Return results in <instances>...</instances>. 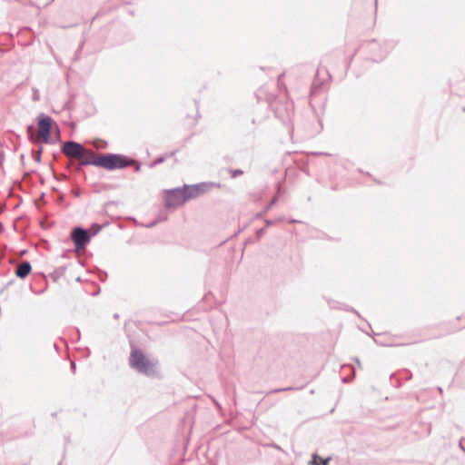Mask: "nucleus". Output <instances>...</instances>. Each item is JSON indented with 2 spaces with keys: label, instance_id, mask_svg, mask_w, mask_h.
Here are the masks:
<instances>
[{
  "label": "nucleus",
  "instance_id": "393cba45",
  "mask_svg": "<svg viewBox=\"0 0 465 465\" xmlns=\"http://www.w3.org/2000/svg\"><path fill=\"white\" fill-rule=\"evenodd\" d=\"M264 213H264V211H263V212H262V213H258V214L256 215V217H257V218H261V217H262V215H263Z\"/></svg>",
  "mask_w": 465,
  "mask_h": 465
},
{
  "label": "nucleus",
  "instance_id": "0eeeda50",
  "mask_svg": "<svg viewBox=\"0 0 465 465\" xmlns=\"http://www.w3.org/2000/svg\"><path fill=\"white\" fill-rule=\"evenodd\" d=\"M83 158H79L80 165H95L101 167V164L97 163L101 159V154L95 153L92 150L85 148V153Z\"/></svg>",
  "mask_w": 465,
  "mask_h": 465
},
{
  "label": "nucleus",
  "instance_id": "423d86ee",
  "mask_svg": "<svg viewBox=\"0 0 465 465\" xmlns=\"http://www.w3.org/2000/svg\"><path fill=\"white\" fill-rule=\"evenodd\" d=\"M91 233L89 231L82 228L75 227L71 232V239L74 243L76 250L84 249L91 240Z\"/></svg>",
  "mask_w": 465,
  "mask_h": 465
},
{
  "label": "nucleus",
  "instance_id": "39448f33",
  "mask_svg": "<svg viewBox=\"0 0 465 465\" xmlns=\"http://www.w3.org/2000/svg\"><path fill=\"white\" fill-rule=\"evenodd\" d=\"M187 201L183 187H177L166 191L165 205L167 208H177Z\"/></svg>",
  "mask_w": 465,
  "mask_h": 465
},
{
  "label": "nucleus",
  "instance_id": "412c9836",
  "mask_svg": "<svg viewBox=\"0 0 465 465\" xmlns=\"http://www.w3.org/2000/svg\"><path fill=\"white\" fill-rule=\"evenodd\" d=\"M264 222H265L266 225H268V226L274 223V221H272V220H269V219H265Z\"/></svg>",
  "mask_w": 465,
  "mask_h": 465
},
{
  "label": "nucleus",
  "instance_id": "f257e3e1",
  "mask_svg": "<svg viewBox=\"0 0 465 465\" xmlns=\"http://www.w3.org/2000/svg\"><path fill=\"white\" fill-rule=\"evenodd\" d=\"M129 365L132 369L146 376L155 374V365L139 349H133L129 358Z\"/></svg>",
  "mask_w": 465,
  "mask_h": 465
},
{
  "label": "nucleus",
  "instance_id": "f3484780",
  "mask_svg": "<svg viewBox=\"0 0 465 465\" xmlns=\"http://www.w3.org/2000/svg\"><path fill=\"white\" fill-rule=\"evenodd\" d=\"M103 226L97 224V223H94L93 226H92V230H93V232L91 233L92 236H94L96 235L102 229Z\"/></svg>",
  "mask_w": 465,
  "mask_h": 465
},
{
  "label": "nucleus",
  "instance_id": "6ab92c4d",
  "mask_svg": "<svg viewBox=\"0 0 465 465\" xmlns=\"http://www.w3.org/2000/svg\"><path fill=\"white\" fill-rule=\"evenodd\" d=\"M133 165H134V171L136 173H139L141 171V164H140V163H138L137 161L134 160V163Z\"/></svg>",
  "mask_w": 465,
  "mask_h": 465
},
{
  "label": "nucleus",
  "instance_id": "b1692460",
  "mask_svg": "<svg viewBox=\"0 0 465 465\" xmlns=\"http://www.w3.org/2000/svg\"><path fill=\"white\" fill-rule=\"evenodd\" d=\"M318 87V84H316V82L313 83V85H312V92Z\"/></svg>",
  "mask_w": 465,
  "mask_h": 465
},
{
  "label": "nucleus",
  "instance_id": "f03ea898",
  "mask_svg": "<svg viewBox=\"0 0 465 465\" xmlns=\"http://www.w3.org/2000/svg\"><path fill=\"white\" fill-rule=\"evenodd\" d=\"M97 163L101 164L102 168L113 171L133 166L134 160L123 154L106 153L101 154V159Z\"/></svg>",
  "mask_w": 465,
  "mask_h": 465
},
{
  "label": "nucleus",
  "instance_id": "1a4fd4ad",
  "mask_svg": "<svg viewBox=\"0 0 465 465\" xmlns=\"http://www.w3.org/2000/svg\"><path fill=\"white\" fill-rule=\"evenodd\" d=\"M31 271V263L27 261H24L16 267L15 275L20 279H25L30 274Z\"/></svg>",
  "mask_w": 465,
  "mask_h": 465
},
{
  "label": "nucleus",
  "instance_id": "2f4dec72",
  "mask_svg": "<svg viewBox=\"0 0 465 465\" xmlns=\"http://www.w3.org/2000/svg\"><path fill=\"white\" fill-rule=\"evenodd\" d=\"M75 195H76V196H79V195H80V193H79L78 192H75Z\"/></svg>",
  "mask_w": 465,
  "mask_h": 465
},
{
  "label": "nucleus",
  "instance_id": "7ed1b4c3",
  "mask_svg": "<svg viewBox=\"0 0 465 465\" xmlns=\"http://www.w3.org/2000/svg\"><path fill=\"white\" fill-rule=\"evenodd\" d=\"M38 120V135L35 139V143H51V130L53 119L51 116L45 114H39L37 116Z\"/></svg>",
  "mask_w": 465,
  "mask_h": 465
},
{
  "label": "nucleus",
  "instance_id": "5701e85b",
  "mask_svg": "<svg viewBox=\"0 0 465 465\" xmlns=\"http://www.w3.org/2000/svg\"><path fill=\"white\" fill-rule=\"evenodd\" d=\"M83 166H84V165H80V162H79V163H78V164H77V165H76V167H75V170H76V171H80V170L82 169V167H83Z\"/></svg>",
  "mask_w": 465,
  "mask_h": 465
},
{
  "label": "nucleus",
  "instance_id": "ddd939ff",
  "mask_svg": "<svg viewBox=\"0 0 465 465\" xmlns=\"http://www.w3.org/2000/svg\"><path fill=\"white\" fill-rule=\"evenodd\" d=\"M42 152H43V147L42 146H40L35 152H34V157H35V160L37 163L41 162Z\"/></svg>",
  "mask_w": 465,
  "mask_h": 465
},
{
  "label": "nucleus",
  "instance_id": "9b49d317",
  "mask_svg": "<svg viewBox=\"0 0 465 465\" xmlns=\"http://www.w3.org/2000/svg\"><path fill=\"white\" fill-rule=\"evenodd\" d=\"M229 173L232 178H236L243 174V171L241 169H230Z\"/></svg>",
  "mask_w": 465,
  "mask_h": 465
},
{
  "label": "nucleus",
  "instance_id": "a211bd4d",
  "mask_svg": "<svg viewBox=\"0 0 465 465\" xmlns=\"http://www.w3.org/2000/svg\"><path fill=\"white\" fill-rule=\"evenodd\" d=\"M266 233L265 228H261L256 231V237L257 239H261L264 234Z\"/></svg>",
  "mask_w": 465,
  "mask_h": 465
},
{
  "label": "nucleus",
  "instance_id": "c756f323",
  "mask_svg": "<svg viewBox=\"0 0 465 465\" xmlns=\"http://www.w3.org/2000/svg\"><path fill=\"white\" fill-rule=\"evenodd\" d=\"M343 381H344V382H348V381H349V379H348V378H344V379H343Z\"/></svg>",
  "mask_w": 465,
  "mask_h": 465
},
{
  "label": "nucleus",
  "instance_id": "a878e982",
  "mask_svg": "<svg viewBox=\"0 0 465 465\" xmlns=\"http://www.w3.org/2000/svg\"><path fill=\"white\" fill-rule=\"evenodd\" d=\"M71 368L74 371L75 370V362L74 361H72L71 362Z\"/></svg>",
  "mask_w": 465,
  "mask_h": 465
},
{
  "label": "nucleus",
  "instance_id": "2eb2a0df",
  "mask_svg": "<svg viewBox=\"0 0 465 465\" xmlns=\"http://www.w3.org/2000/svg\"><path fill=\"white\" fill-rule=\"evenodd\" d=\"M292 390H294V388L293 387L280 388V389L272 390L268 393L269 394L270 393H278V392L287 391H292Z\"/></svg>",
  "mask_w": 465,
  "mask_h": 465
},
{
  "label": "nucleus",
  "instance_id": "aec40b11",
  "mask_svg": "<svg viewBox=\"0 0 465 465\" xmlns=\"http://www.w3.org/2000/svg\"><path fill=\"white\" fill-rule=\"evenodd\" d=\"M33 99H34V101H38V100H39V93H38V90H35V91H34V96H33Z\"/></svg>",
  "mask_w": 465,
  "mask_h": 465
},
{
  "label": "nucleus",
  "instance_id": "bb28decb",
  "mask_svg": "<svg viewBox=\"0 0 465 465\" xmlns=\"http://www.w3.org/2000/svg\"><path fill=\"white\" fill-rule=\"evenodd\" d=\"M356 363L358 364L359 367H361V362H360L359 359H356Z\"/></svg>",
  "mask_w": 465,
  "mask_h": 465
},
{
  "label": "nucleus",
  "instance_id": "9d476101",
  "mask_svg": "<svg viewBox=\"0 0 465 465\" xmlns=\"http://www.w3.org/2000/svg\"><path fill=\"white\" fill-rule=\"evenodd\" d=\"M199 184H205L206 185V186L201 187L200 195L204 193H207L208 191H210L211 189H213L214 187L219 188L221 186L220 183H212V182L200 183Z\"/></svg>",
  "mask_w": 465,
  "mask_h": 465
},
{
  "label": "nucleus",
  "instance_id": "7c9ffc66",
  "mask_svg": "<svg viewBox=\"0 0 465 465\" xmlns=\"http://www.w3.org/2000/svg\"><path fill=\"white\" fill-rule=\"evenodd\" d=\"M329 460V459L325 460H324V465H327V461Z\"/></svg>",
  "mask_w": 465,
  "mask_h": 465
},
{
  "label": "nucleus",
  "instance_id": "cd10ccee",
  "mask_svg": "<svg viewBox=\"0 0 465 465\" xmlns=\"http://www.w3.org/2000/svg\"><path fill=\"white\" fill-rule=\"evenodd\" d=\"M377 5H378V2H377V0H375V13L377 12Z\"/></svg>",
  "mask_w": 465,
  "mask_h": 465
},
{
  "label": "nucleus",
  "instance_id": "4be33fe9",
  "mask_svg": "<svg viewBox=\"0 0 465 465\" xmlns=\"http://www.w3.org/2000/svg\"><path fill=\"white\" fill-rule=\"evenodd\" d=\"M459 446L465 452V446H463L462 440L460 441Z\"/></svg>",
  "mask_w": 465,
  "mask_h": 465
},
{
  "label": "nucleus",
  "instance_id": "c85d7f7f",
  "mask_svg": "<svg viewBox=\"0 0 465 465\" xmlns=\"http://www.w3.org/2000/svg\"><path fill=\"white\" fill-rule=\"evenodd\" d=\"M383 56H380V57H377V58H374L375 61H379L380 59H382Z\"/></svg>",
  "mask_w": 465,
  "mask_h": 465
},
{
  "label": "nucleus",
  "instance_id": "20e7f679",
  "mask_svg": "<svg viewBox=\"0 0 465 465\" xmlns=\"http://www.w3.org/2000/svg\"><path fill=\"white\" fill-rule=\"evenodd\" d=\"M61 152L68 158L79 160L85 153V147L74 141H66L61 146Z\"/></svg>",
  "mask_w": 465,
  "mask_h": 465
},
{
  "label": "nucleus",
  "instance_id": "4468645a",
  "mask_svg": "<svg viewBox=\"0 0 465 465\" xmlns=\"http://www.w3.org/2000/svg\"><path fill=\"white\" fill-rule=\"evenodd\" d=\"M277 200H278V196L276 195V196H274V197L271 200V202H270V203L265 206V208H264V213H267V212H268V211H269V210H270V209H271V208L275 204V203L277 202Z\"/></svg>",
  "mask_w": 465,
  "mask_h": 465
},
{
  "label": "nucleus",
  "instance_id": "dca6fc26",
  "mask_svg": "<svg viewBox=\"0 0 465 465\" xmlns=\"http://www.w3.org/2000/svg\"><path fill=\"white\" fill-rule=\"evenodd\" d=\"M165 161V157L164 156H162V157H159L157 158L155 161H153L151 164H150V167L151 168H153L155 167L156 165L163 163Z\"/></svg>",
  "mask_w": 465,
  "mask_h": 465
},
{
  "label": "nucleus",
  "instance_id": "f8f14e48",
  "mask_svg": "<svg viewBox=\"0 0 465 465\" xmlns=\"http://www.w3.org/2000/svg\"><path fill=\"white\" fill-rule=\"evenodd\" d=\"M27 133H28L29 140L35 143L36 137H35V134H34V126L33 125H29L27 127Z\"/></svg>",
  "mask_w": 465,
  "mask_h": 465
},
{
  "label": "nucleus",
  "instance_id": "6e6552de",
  "mask_svg": "<svg viewBox=\"0 0 465 465\" xmlns=\"http://www.w3.org/2000/svg\"><path fill=\"white\" fill-rule=\"evenodd\" d=\"M203 186L206 185L197 183L193 185H183V189L184 190V193L186 194L187 201L198 197L200 195L201 187Z\"/></svg>",
  "mask_w": 465,
  "mask_h": 465
}]
</instances>
